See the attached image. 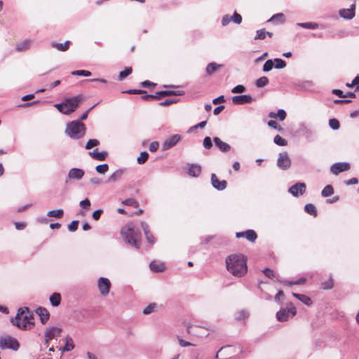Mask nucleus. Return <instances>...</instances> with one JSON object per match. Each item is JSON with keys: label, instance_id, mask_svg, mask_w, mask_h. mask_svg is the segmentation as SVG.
Masks as SVG:
<instances>
[{"label": "nucleus", "instance_id": "obj_1", "mask_svg": "<svg viewBox=\"0 0 359 359\" xmlns=\"http://www.w3.org/2000/svg\"><path fill=\"white\" fill-rule=\"evenodd\" d=\"M226 269L233 276L243 277L248 271L247 260L242 254H233L226 258Z\"/></svg>", "mask_w": 359, "mask_h": 359}, {"label": "nucleus", "instance_id": "obj_2", "mask_svg": "<svg viewBox=\"0 0 359 359\" xmlns=\"http://www.w3.org/2000/svg\"><path fill=\"white\" fill-rule=\"evenodd\" d=\"M34 313L28 307L20 308L14 318L11 319L13 325L21 330H29L34 326Z\"/></svg>", "mask_w": 359, "mask_h": 359}, {"label": "nucleus", "instance_id": "obj_3", "mask_svg": "<svg viewBox=\"0 0 359 359\" xmlns=\"http://www.w3.org/2000/svg\"><path fill=\"white\" fill-rule=\"evenodd\" d=\"M83 100V95L79 94L72 97L66 98L62 102L55 104V107L60 113L69 115L74 112Z\"/></svg>", "mask_w": 359, "mask_h": 359}, {"label": "nucleus", "instance_id": "obj_4", "mask_svg": "<svg viewBox=\"0 0 359 359\" xmlns=\"http://www.w3.org/2000/svg\"><path fill=\"white\" fill-rule=\"evenodd\" d=\"M121 234L124 241L137 249L140 248L141 233L132 224L123 226L121 230Z\"/></svg>", "mask_w": 359, "mask_h": 359}, {"label": "nucleus", "instance_id": "obj_5", "mask_svg": "<svg viewBox=\"0 0 359 359\" xmlns=\"http://www.w3.org/2000/svg\"><path fill=\"white\" fill-rule=\"evenodd\" d=\"M86 133V127L79 120L72 121L67 123L65 133L72 140L83 138Z\"/></svg>", "mask_w": 359, "mask_h": 359}, {"label": "nucleus", "instance_id": "obj_6", "mask_svg": "<svg viewBox=\"0 0 359 359\" xmlns=\"http://www.w3.org/2000/svg\"><path fill=\"white\" fill-rule=\"evenodd\" d=\"M296 313V308L292 303H289L286 309H281L276 313V318L280 322H285L290 318L294 317Z\"/></svg>", "mask_w": 359, "mask_h": 359}, {"label": "nucleus", "instance_id": "obj_7", "mask_svg": "<svg viewBox=\"0 0 359 359\" xmlns=\"http://www.w3.org/2000/svg\"><path fill=\"white\" fill-rule=\"evenodd\" d=\"M20 347L18 340L11 336L0 338V348L1 349L9 348L17 351Z\"/></svg>", "mask_w": 359, "mask_h": 359}, {"label": "nucleus", "instance_id": "obj_8", "mask_svg": "<svg viewBox=\"0 0 359 359\" xmlns=\"http://www.w3.org/2000/svg\"><path fill=\"white\" fill-rule=\"evenodd\" d=\"M277 166L283 170H287L291 166V159L287 152H280L277 160Z\"/></svg>", "mask_w": 359, "mask_h": 359}, {"label": "nucleus", "instance_id": "obj_9", "mask_svg": "<svg viewBox=\"0 0 359 359\" xmlns=\"http://www.w3.org/2000/svg\"><path fill=\"white\" fill-rule=\"evenodd\" d=\"M97 287L100 294L107 296L111 288V283L108 278L101 277L98 279Z\"/></svg>", "mask_w": 359, "mask_h": 359}, {"label": "nucleus", "instance_id": "obj_10", "mask_svg": "<svg viewBox=\"0 0 359 359\" xmlns=\"http://www.w3.org/2000/svg\"><path fill=\"white\" fill-rule=\"evenodd\" d=\"M306 189V185L304 182H297L289 188L288 191L295 197L303 195Z\"/></svg>", "mask_w": 359, "mask_h": 359}, {"label": "nucleus", "instance_id": "obj_11", "mask_svg": "<svg viewBox=\"0 0 359 359\" xmlns=\"http://www.w3.org/2000/svg\"><path fill=\"white\" fill-rule=\"evenodd\" d=\"M181 140V135L178 134L173 135L165 140L162 144V150L166 151L175 146Z\"/></svg>", "mask_w": 359, "mask_h": 359}, {"label": "nucleus", "instance_id": "obj_12", "mask_svg": "<svg viewBox=\"0 0 359 359\" xmlns=\"http://www.w3.org/2000/svg\"><path fill=\"white\" fill-rule=\"evenodd\" d=\"M351 165L347 162H339L334 163L330 167V171L334 175H338L341 172L347 171L350 169Z\"/></svg>", "mask_w": 359, "mask_h": 359}, {"label": "nucleus", "instance_id": "obj_13", "mask_svg": "<svg viewBox=\"0 0 359 359\" xmlns=\"http://www.w3.org/2000/svg\"><path fill=\"white\" fill-rule=\"evenodd\" d=\"M253 101V98L250 95H235L232 97V102L236 105H243L250 104Z\"/></svg>", "mask_w": 359, "mask_h": 359}, {"label": "nucleus", "instance_id": "obj_14", "mask_svg": "<svg viewBox=\"0 0 359 359\" xmlns=\"http://www.w3.org/2000/svg\"><path fill=\"white\" fill-rule=\"evenodd\" d=\"M355 4H353L349 8L340 9L339 15L341 18L346 20H351L355 17Z\"/></svg>", "mask_w": 359, "mask_h": 359}, {"label": "nucleus", "instance_id": "obj_15", "mask_svg": "<svg viewBox=\"0 0 359 359\" xmlns=\"http://www.w3.org/2000/svg\"><path fill=\"white\" fill-rule=\"evenodd\" d=\"M211 183L212 187L219 191H222L226 188L227 182L226 180H219L214 173L211 175Z\"/></svg>", "mask_w": 359, "mask_h": 359}, {"label": "nucleus", "instance_id": "obj_16", "mask_svg": "<svg viewBox=\"0 0 359 359\" xmlns=\"http://www.w3.org/2000/svg\"><path fill=\"white\" fill-rule=\"evenodd\" d=\"M62 328L59 327H48L45 332L44 337H48V339H53L56 337L60 336Z\"/></svg>", "mask_w": 359, "mask_h": 359}, {"label": "nucleus", "instance_id": "obj_17", "mask_svg": "<svg viewBox=\"0 0 359 359\" xmlns=\"http://www.w3.org/2000/svg\"><path fill=\"white\" fill-rule=\"evenodd\" d=\"M201 173V166L197 163L189 164L187 174L192 177H197Z\"/></svg>", "mask_w": 359, "mask_h": 359}, {"label": "nucleus", "instance_id": "obj_18", "mask_svg": "<svg viewBox=\"0 0 359 359\" xmlns=\"http://www.w3.org/2000/svg\"><path fill=\"white\" fill-rule=\"evenodd\" d=\"M84 174L85 172L81 168H73L69 170L68 172V177L69 179L79 180L83 177Z\"/></svg>", "mask_w": 359, "mask_h": 359}, {"label": "nucleus", "instance_id": "obj_19", "mask_svg": "<svg viewBox=\"0 0 359 359\" xmlns=\"http://www.w3.org/2000/svg\"><path fill=\"white\" fill-rule=\"evenodd\" d=\"M36 314L39 315L42 324H46L50 318V313L46 308L39 307L36 310Z\"/></svg>", "mask_w": 359, "mask_h": 359}, {"label": "nucleus", "instance_id": "obj_20", "mask_svg": "<svg viewBox=\"0 0 359 359\" xmlns=\"http://www.w3.org/2000/svg\"><path fill=\"white\" fill-rule=\"evenodd\" d=\"M33 43V40L32 39H25L22 41L17 43L15 46V49L18 52H23L28 50Z\"/></svg>", "mask_w": 359, "mask_h": 359}, {"label": "nucleus", "instance_id": "obj_21", "mask_svg": "<svg viewBox=\"0 0 359 359\" xmlns=\"http://www.w3.org/2000/svg\"><path fill=\"white\" fill-rule=\"evenodd\" d=\"M141 226L144 231L145 237H146L148 243H150L151 245H153L155 243L156 240H155V238L153 236V235L151 234V233L149 231V225L146 222H142Z\"/></svg>", "mask_w": 359, "mask_h": 359}, {"label": "nucleus", "instance_id": "obj_22", "mask_svg": "<svg viewBox=\"0 0 359 359\" xmlns=\"http://www.w3.org/2000/svg\"><path fill=\"white\" fill-rule=\"evenodd\" d=\"M213 141L215 144V146L219 148V149L222 152H228L231 149V146L222 141L220 138L215 137L213 138Z\"/></svg>", "mask_w": 359, "mask_h": 359}, {"label": "nucleus", "instance_id": "obj_23", "mask_svg": "<svg viewBox=\"0 0 359 359\" xmlns=\"http://www.w3.org/2000/svg\"><path fill=\"white\" fill-rule=\"evenodd\" d=\"M88 154L93 159L102 161L106 159L108 154L105 151H98L97 149H95L93 151H89Z\"/></svg>", "mask_w": 359, "mask_h": 359}, {"label": "nucleus", "instance_id": "obj_24", "mask_svg": "<svg viewBox=\"0 0 359 359\" xmlns=\"http://www.w3.org/2000/svg\"><path fill=\"white\" fill-rule=\"evenodd\" d=\"M149 267L152 271L162 272L165 269V265L163 262L152 261L149 264Z\"/></svg>", "mask_w": 359, "mask_h": 359}, {"label": "nucleus", "instance_id": "obj_25", "mask_svg": "<svg viewBox=\"0 0 359 359\" xmlns=\"http://www.w3.org/2000/svg\"><path fill=\"white\" fill-rule=\"evenodd\" d=\"M70 41H66L65 43L52 42L51 46L55 48L59 51L65 52L69 48Z\"/></svg>", "mask_w": 359, "mask_h": 359}, {"label": "nucleus", "instance_id": "obj_26", "mask_svg": "<svg viewBox=\"0 0 359 359\" xmlns=\"http://www.w3.org/2000/svg\"><path fill=\"white\" fill-rule=\"evenodd\" d=\"M126 171V169L124 168H121V169H118L116 170L115 172H114L109 177V181L110 182H117L118 180H119L122 175L124 174Z\"/></svg>", "mask_w": 359, "mask_h": 359}, {"label": "nucleus", "instance_id": "obj_27", "mask_svg": "<svg viewBox=\"0 0 359 359\" xmlns=\"http://www.w3.org/2000/svg\"><path fill=\"white\" fill-rule=\"evenodd\" d=\"M286 112L284 109H278L277 113H275V112H273V111H271L269 114V117L270 118H278L280 121H283L286 118Z\"/></svg>", "mask_w": 359, "mask_h": 359}, {"label": "nucleus", "instance_id": "obj_28", "mask_svg": "<svg viewBox=\"0 0 359 359\" xmlns=\"http://www.w3.org/2000/svg\"><path fill=\"white\" fill-rule=\"evenodd\" d=\"M222 67V65H218L216 62H210L209 63L205 69L206 74L208 75H212L215 73L218 69Z\"/></svg>", "mask_w": 359, "mask_h": 359}, {"label": "nucleus", "instance_id": "obj_29", "mask_svg": "<svg viewBox=\"0 0 359 359\" xmlns=\"http://www.w3.org/2000/svg\"><path fill=\"white\" fill-rule=\"evenodd\" d=\"M292 296L299 299V301H301L305 305L309 306L312 304L311 298L305 294H301L293 292Z\"/></svg>", "mask_w": 359, "mask_h": 359}, {"label": "nucleus", "instance_id": "obj_30", "mask_svg": "<svg viewBox=\"0 0 359 359\" xmlns=\"http://www.w3.org/2000/svg\"><path fill=\"white\" fill-rule=\"evenodd\" d=\"M49 300L53 306H58L61 303V295L60 293L54 292L50 295Z\"/></svg>", "mask_w": 359, "mask_h": 359}, {"label": "nucleus", "instance_id": "obj_31", "mask_svg": "<svg viewBox=\"0 0 359 359\" xmlns=\"http://www.w3.org/2000/svg\"><path fill=\"white\" fill-rule=\"evenodd\" d=\"M74 348V344L72 337L67 335L65 338V346L62 348V351H70Z\"/></svg>", "mask_w": 359, "mask_h": 359}, {"label": "nucleus", "instance_id": "obj_32", "mask_svg": "<svg viewBox=\"0 0 359 359\" xmlns=\"http://www.w3.org/2000/svg\"><path fill=\"white\" fill-rule=\"evenodd\" d=\"M285 21V16L282 13H279L273 15L268 22H272L275 23H283Z\"/></svg>", "mask_w": 359, "mask_h": 359}, {"label": "nucleus", "instance_id": "obj_33", "mask_svg": "<svg viewBox=\"0 0 359 359\" xmlns=\"http://www.w3.org/2000/svg\"><path fill=\"white\" fill-rule=\"evenodd\" d=\"M64 215V211L62 209L57 210H52L48 212L47 216L50 217H56V218H62Z\"/></svg>", "mask_w": 359, "mask_h": 359}, {"label": "nucleus", "instance_id": "obj_34", "mask_svg": "<svg viewBox=\"0 0 359 359\" xmlns=\"http://www.w3.org/2000/svg\"><path fill=\"white\" fill-rule=\"evenodd\" d=\"M297 25L305 29H315L318 28V24L316 22H298Z\"/></svg>", "mask_w": 359, "mask_h": 359}, {"label": "nucleus", "instance_id": "obj_35", "mask_svg": "<svg viewBox=\"0 0 359 359\" xmlns=\"http://www.w3.org/2000/svg\"><path fill=\"white\" fill-rule=\"evenodd\" d=\"M304 211L314 217L317 216V210L315 205L312 203H308L304 206Z\"/></svg>", "mask_w": 359, "mask_h": 359}, {"label": "nucleus", "instance_id": "obj_36", "mask_svg": "<svg viewBox=\"0 0 359 359\" xmlns=\"http://www.w3.org/2000/svg\"><path fill=\"white\" fill-rule=\"evenodd\" d=\"M334 194V189L332 185L328 184L324 187L323 191H321V195L323 197L330 196Z\"/></svg>", "mask_w": 359, "mask_h": 359}, {"label": "nucleus", "instance_id": "obj_37", "mask_svg": "<svg viewBox=\"0 0 359 359\" xmlns=\"http://www.w3.org/2000/svg\"><path fill=\"white\" fill-rule=\"evenodd\" d=\"M245 237L249 241L254 242L257 239V236L254 230L249 229V230L245 231Z\"/></svg>", "mask_w": 359, "mask_h": 359}, {"label": "nucleus", "instance_id": "obj_38", "mask_svg": "<svg viewBox=\"0 0 359 359\" xmlns=\"http://www.w3.org/2000/svg\"><path fill=\"white\" fill-rule=\"evenodd\" d=\"M133 72L132 67H126L123 71L120 72L118 75V79L120 81L123 80L126 77L129 76Z\"/></svg>", "mask_w": 359, "mask_h": 359}, {"label": "nucleus", "instance_id": "obj_39", "mask_svg": "<svg viewBox=\"0 0 359 359\" xmlns=\"http://www.w3.org/2000/svg\"><path fill=\"white\" fill-rule=\"evenodd\" d=\"M269 83V79L266 76H262L256 81L255 85L257 88H262Z\"/></svg>", "mask_w": 359, "mask_h": 359}, {"label": "nucleus", "instance_id": "obj_40", "mask_svg": "<svg viewBox=\"0 0 359 359\" xmlns=\"http://www.w3.org/2000/svg\"><path fill=\"white\" fill-rule=\"evenodd\" d=\"M149 158V154L147 151H142L140 156L137 158V161L139 164H144Z\"/></svg>", "mask_w": 359, "mask_h": 359}, {"label": "nucleus", "instance_id": "obj_41", "mask_svg": "<svg viewBox=\"0 0 359 359\" xmlns=\"http://www.w3.org/2000/svg\"><path fill=\"white\" fill-rule=\"evenodd\" d=\"M100 144V141L96 139H90L86 144L85 149H90L94 147L98 146Z\"/></svg>", "mask_w": 359, "mask_h": 359}, {"label": "nucleus", "instance_id": "obj_42", "mask_svg": "<svg viewBox=\"0 0 359 359\" xmlns=\"http://www.w3.org/2000/svg\"><path fill=\"white\" fill-rule=\"evenodd\" d=\"M156 306L157 305L156 303L149 304L147 306H146L143 309V313L145 315H148V314L153 313L155 311Z\"/></svg>", "mask_w": 359, "mask_h": 359}, {"label": "nucleus", "instance_id": "obj_43", "mask_svg": "<svg viewBox=\"0 0 359 359\" xmlns=\"http://www.w3.org/2000/svg\"><path fill=\"white\" fill-rule=\"evenodd\" d=\"M273 142L278 146H286L287 144V142L279 135L274 137Z\"/></svg>", "mask_w": 359, "mask_h": 359}, {"label": "nucleus", "instance_id": "obj_44", "mask_svg": "<svg viewBox=\"0 0 359 359\" xmlns=\"http://www.w3.org/2000/svg\"><path fill=\"white\" fill-rule=\"evenodd\" d=\"M96 171L100 174H104L109 170V165L107 163L98 165L95 167Z\"/></svg>", "mask_w": 359, "mask_h": 359}, {"label": "nucleus", "instance_id": "obj_45", "mask_svg": "<svg viewBox=\"0 0 359 359\" xmlns=\"http://www.w3.org/2000/svg\"><path fill=\"white\" fill-rule=\"evenodd\" d=\"M122 203L135 208H137L139 206V203L134 198H127L123 201Z\"/></svg>", "mask_w": 359, "mask_h": 359}, {"label": "nucleus", "instance_id": "obj_46", "mask_svg": "<svg viewBox=\"0 0 359 359\" xmlns=\"http://www.w3.org/2000/svg\"><path fill=\"white\" fill-rule=\"evenodd\" d=\"M72 74L74 76H90L92 74L90 72L87 70H75L72 72Z\"/></svg>", "mask_w": 359, "mask_h": 359}, {"label": "nucleus", "instance_id": "obj_47", "mask_svg": "<svg viewBox=\"0 0 359 359\" xmlns=\"http://www.w3.org/2000/svg\"><path fill=\"white\" fill-rule=\"evenodd\" d=\"M306 279L305 278H300L299 279H298L294 282L285 280L283 282V283L285 285H301V284H304L306 282Z\"/></svg>", "mask_w": 359, "mask_h": 359}, {"label": "nucleus", "instance_id": "obj_48", "mask_svg": "<svg viewBox=\"0 0 359 359\" xmlns=\"http://www.w3.org/2000/svg\"><path fill=\"white\" fill-rule=\"evenodd\" d=\"M274 62L276 63L274 67L276 69H283L286 67V62L282 59L276 58L274 59Z\"/></svg>", "mask_w": 359, "mask_h": 359}, {"label": "nucleus", "instance_id": "obj_49", "mask_svg": "<svg viewBox=\"0 0 359 359\" xmlns=\"http://www.w3.org/2000/svg\"><path fill=\"white\" fill-rule=\"evenodd\" d=\"M329 126L333 130H338L340 127L339 121L336 118L329 120Z\"/></svg>", "mask_w": 359, "mask_h": 359}, {"label": "nucleus", "instance_id": "obj_50", "mask_svg": "<svg viewBox=\"0 0 359 359\" xmlns=\"http://www.w3.org/2000/svg\"><path fill=\"white\" fill-rule=\"evenodd\" d=\"M273 67V61L272 60H268L265 62L263 66V71L265 72L271 71Z\"/></svg>", "mask_w": 359, "mask_h": 359}, {"label": "nucleus", "instance_id": "obj_51", "mask_svg": "<svg viewBox=\"0 0 359 359\" xmlns=\"http://www.w3.org/2000/svg\"><path fill=\"white\" fill-rule=\"evenodd\" d=\"M333 280L332 278H330L327 280L322 283V288L324 290H330L333 287Z\"/></svg>", "mask_w": 359, "mask_h": 359}, {"label": "nucleus", "instance_id": "obj_52", "mask_svg": "<svg viewBox=\"0 0 359 359\" xmlns=\"http://www.w3.org/2000/svg\"><path fill=\"white\" fill-rule=\"evenodd\" d=\"M249 316V313L246 311L242 310L236 313V319L238 320L245 319Z\"/></svg>", "mask_w": 359, "mask_h": 359}, {"label": "nucleus", "instance_id": "obj_53", "mask_svg": "<svg viewBox=\"0 0 359 359\" xmlns=\"http://www.w3.org/2000/svg\"><path fill=\"white\" fill-rule=\"evenodd\" d=\"M245 91V87L243 85H237L231 89V93L235 94L243 93Z\"/></svg>", "mask_w": 359, "mask_h": 359}, {"label": "nucleus", "instance_id": "obj_54", "mask_svg": "<svg viewBox=\"0 0 359 359\" xmlns=\"http://www.w3.org/2000/svg\"><path fill=\"white\" fill-rule=\"evenodd\" d=\"M206 124H207L206 121H201L199 123H198L194 126H191L188 130L187 133H191L192 131H194V130L198 129V128H203L206 126Z\"/></svg>", "mask_w": 359, "mask_h": 359}, {"label": "nucleus", "instance_id": "obj_55", "mask_svg": "<svg viewBox=\"0 0 359 359\" xmlns=\"http://www.w3.org/2000/svg\"><path fill=\"white\" fill-rule=\"evenodd\" d=\"M231 21L239 25L242 22V16L237 12H234L233 15L231 16Z\"/></svg>", "mask_w": 359, "mask_h": 359}, {"label": "nucleus", "instance_id": "obj_56", "mask_svg": "<svg viewBox=\"0 0 359 359\" xmlns=\"http://www.w3.org/2000/svg\"><path fill=\"white\" fill-rule=\"evenodd\" d=\"M203 145L205 149H210L212 147L211 138L210 137H205L203 139Z\"/></svg>", "mask_w": 359, "mask_h": 359}, {"label": "nucleus", "instance_id": "obj_57", "mask_svg": "<svg viewBox=\"0 0 359 359\" xmlns=\"http://www.w3.org/2000/svg\"><path fill=\"white\" fill-rule=\"evenodd\" d=\"M79 226V220L72 221L67 226L69 231L74 232L77 230Z\"/></svg>", "mask_w": 359, "mask_h": 359}, {"label": "nucleus", "instance_id": "obj_58", "mask_svg": "<svg viewBox=\"0 0 359 359\" xmlns=\"http://www.w3.org/2000/svg\"><path fill=\"white\" fill-rule=\"evenodd\" d=\"M123 93H128V94H131V95H137V94L142 95V94L146 93L147 92L144 90L130 89V90H126Z\"/></svg>", "mask_w": 359, "mask_h": 359}, {"label": "nucleus", "instance_id": "obj_59", "mask_svg": "<svg viewBox=\"0 0 359 359\" xmlns=\"http://www.w3.org/2000/svg\"><path fill=\"white\" fill-rule=\"evenodd\" d=\"M268 126L272 128H274L278 131H282L283 129L281 126H280L276 121L271 120L268 122Z\"/></svg>", "mask_w": 359, "mask_h": 359}, {"label": "nucleus", "instance_id": "obj_60", "mask_svg": "<svg viewBox=\"0 0 359 359\" xmlns=\"http://www.w3.org/2000/svg\"><path fill=\"white\" fill-rule=\"evenodd\" d=\"M265 38H266L265 29H259L257 31V34L255 37V40L264 39Z\"/></svg>", "mask_w": 359, "mask_h": 359}, {"label": "nucleus", "instance_id": "obj_61", "mask_svg": "<svg viewBox=\"0 0 359 359\" xmlns=\"http://www.w3.org/2000/svg\"><path fill=\"white\" fill-rule=\"evenodd\" d=\"M177 101L178 100L176 99H167L165 101L160 102L159 105L162 107H166L171 104L176 103Z\"/></svg>", "mask_w": 359, "mask_h": 359}, {"label": "nucleus", "instance_id": "obj_62", "mask_svg": "<svg viewBox=\"0 0 359 359\" xmlns=\"http://www.w3.org/2000/svg\"><path fill=\"white\" fill-rule=\"evenodd\" d=\"M80 206L86 210H88L90 207V202L88 198L81 201L79 203Z\"/></svg>", "mask_w": 359, "mask_h": 359}, {"label": "nucleus", "instance_id": "obj_63", "mask_svg": "<svg viewBox=\"0 0 359 359\" xmlns=\"http://www.w3.org/2000/svg\"><path fill=\"white\" fill-rule=\"evenodd\" d=\"M167 96V90H161L156 93V94L154 95V99L155 100H159L162 97Z\"/></svg>", "mask_w": 359, "mask_h": 359}, {"label": "nucleus", "instance_id": "obj_64", "mask_svg": "<svg viewBox=\"0 0 359 359\" xmlns=\"http://www.w3.org/2000/svg\"><path fill=\"white\" fill-rule=\"evenodd\" d=\"M263 273H264V275L269 278H272L274 277V271L269 269V268H266L263 270Z\"/></svg>", "mask_w": 359, "mask_h": 359}]
</instances>
